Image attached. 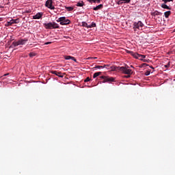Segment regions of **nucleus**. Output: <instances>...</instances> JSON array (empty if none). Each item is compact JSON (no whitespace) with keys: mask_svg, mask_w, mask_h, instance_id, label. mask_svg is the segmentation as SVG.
<instances>
[{"mask_svg":"<svg viewBox=\"0 0 175 175\" xmlns=\"http://www.w3.org/2000/svg\"><path fill=\"white\" fill-rule=\"evenodd\" d=\"M27 42H28V38H21L18 40H14L11 44L10 48L14 49L15 47H17V46H24Z\"/></svg>","mask_w":175,"mask_h":175,"instance_id":"obj_1","label":"nucleus"},{"mask_svg":"<svg viewBox=\"0 0 175 175\" xmlns=\"http://www.w3.org/2000/svg\"><path fill=\"white\" fill-rule=\"evenodd\" d=\"M43 26L45 29H59V25L55 22H49L43 23Z\"/></svg>","mask_w":175,"mask_h":175,"instance_id":"obj_2","label":"nucleus"},{"mask_svg":"<svg viewBox=\"0 0 175 175\" xmlns=\"http://www.w3.org/2000/svg\"><path fill=\"white\" fill-rule=\"evenodd\" d=\"M118 70L124 73V75H132V70L129 68L128 65L125 66H118Z\"/></svg>","mask_w":175,"mask_h":175,"instance_id":"obj_3","label":"nucleus"},{"mask_svg":"<svg viewBox=\"0 0 175 175\" xmlns=\"http://www.w3.org/2000/svg\"><path fill=\"white\" fill-rule=\"evenodd\" d=\"M57 23H60V25H69L70 24V20L66 18L65 16H62L56 20Z\"/></svg>","mask_w":175,"mask_h":175,"instance_id":"obj_4","label":"nucleus"},{"mask_svg":"<svg viewBox=\"0 0 175 175\" xmlns=\"http://www.w3.org/2000/svg\"><path fill=\"white\" fill-rule=\"evenodd\" d=\"M143 27H144V23H143L142 21L134 22L133 24V28L134 31H136V29H140V28H143Z\"/></svg>","mask_w":175,"mask_h":175,"instance_id":"obj_5","label":"nucleus"},{"mask_svg":"<svg viewBox=\"0 0 175 175\" xmlns=\"http://www.w3.org/2000/svg\"><path fill=\"white\" fill-rule=\"evenodd\" d=\"M150 14L152 16V18L157 20V18H159V17L162 16V12H159L158 10H155L154 12H152Z\"/></svg>","mask_w":175,"mask_h":175,"instance_id":"obj_6","label":"nucleus"},{"mask_svg":"<svg viewBox=\"0 0 175 175\" xmlns=\"http://www.w3.org/2000/svg\"><path fill=\"white\" fill-rule=\"evenodd\" d=\"M45 6L48 8V9H51V10L55 9V7L53 5V0H47L45 3Z\"/></svg>","mask_w":175,"mask_h":175,"instance_id":"obj_7","label":"nucleus"},{"mask_svg":"<svg viewBox=\"0 0 175 175\" xmlns=\"http://www.w3.org/2000/svg\"><path fill=\"white\" fill-rule=\"evenodd\" d=\"M134 58H135L136 59H139L140 61H144V59L146 58V55H141L137 53H135Z\"/></svg>","mask_w":175,"mask_h":175,"instance_id":"obj_8","label":"nucleus"},{"mask_svg":"<svg viewBox=\"0 0 175 175\" xmlns=\"http://www.w3.org/2000/svg\"><path fill=\"white\" fill-rule=\"evenodd\" d=\"M20 23V19L16 18V19H12L10 21L7 22V25L8 27H10V25H13V24H18Z\"/></svg>","mask_w":175,"mask_h":175,"instance_id":"obj_9","label":"nucleus"},{"mask_svg":"<svg viewBox=\"0 0 175 175\" xmlns=\"http://www.w3.org/2000/svg\"><path fill=\"white\" fill-rule=\"evenodd\" d=\"M43 17V12H38L36 15H33V20H40Z\"/></svg>","mask_w":175,"mask_h":175,"instance_id":"obj_10","label":"nucleus"},{"mask_svg":"<svg viewBox=\"0 0 175 175\" xmlns=\"http://www.w3.org/2000/svg\"><path fill=\"white\" fill-rule=\"evenodd\" d=\"M51 73L52 75H55V76H57L58 77H60L61 79L64 78V75H62V72H58L57 70H52V71H51Z\"/></svg>","mask_w":175,"mask_h":175,"instance_id":"obj_11","label":"nucleus"},{"mask_svg":"<svg viewBox=\"0 0 175 175\" xmlns=\"http://www.w3.org/2000/svg\"><path fill=\"white\" fill-rule=\"evenodd\" d=\"M105 79L107 80V83H114L116 81V78L113 77L107 76Z\"/></svg>","mask_w":175,"mask_h":175,"instance_id":"obj_12","label":"nucleus"},{"mask_svg":"<svg viewBox=\"0 0 175 175\" xmlns=\"http://www.w3.org/2000/svg\"><path fill=\"white\" fill-rule=\"evenodd\" d=\"M131 3V0H118V1L117 2L118 5H122L124 3Z\"/></svg>","mask_w":175,"mask_h":175,"instance_id":"obj_13","label":"nucleus"},{"mask_svg":"<svg viewBox=\"0 0 175 175\" xmlns=\"http://www.w3.org/2000/svg\"><path fill=\"white\" fill-rule=\"evenodd\" d=\"M100 9H103V4H100L97 6L93 8V10H94L95 12H96L98 10H100Z\"/></svg>","mask_w":175,"mask_h":175,"instance_id":"obj_14","label":"nucleus"},{"mask_svg":"<svg viewBox=\"0 0 175 175\" xmlns=\"http://www.w3.org/2000/svg\"><path fill=\"white\" fill-rule=\"evenodd\" d=\"M161 8H162L163 9H167V10H171L172 8L170 7H169L167 5L165 4V3H162L161 5Z\"/></svg>","mask_w":175,"mask_h":175,"instance_id":"obj_15","label":"nucleus"},{"mask_svg":"<svg viewBox=\"0 0 175 175\" xmlns=\"http://www.w3.org/2000/svg\"><path fill=\"white\" fill-rule=\"evenodd\" d=\"M76 6H77L78 8H83L84 6V1H79L77 4Z\"/></svg>","mask_w":175,"mask_h":175,"instance_id":"obj_16","label":"nucleus"},{"mask_svg":"<svg viewBox=\"0 0 175 175\" xmlns=\"http://www.w3.org/2000/svg\"><path fill=\"white\" fill-rule=\"evenodd\" d=\"M171 14H172V12L170 10L166 11L165 12H164V16L165 18H169V16H170Z\"/></svg>","mask_w":175,"mask_h":175,"instance_id":"obj_17","label":"nucleus"},{"mask_svg":"<svg viewBox=\"0 0 175 175\" xmlns=\"http://www.w3.org/2000/svg\"><path fill=\"white\" fill-rule=\"evenodd\" d=\"M90 3H100V0H87Z\"/></svg>","mask_w":175,"mask_h":175,"instance_id":"obj_18","label":"nucleus"},{"mask_svg":"<svg viewBox=\"0 0 175 175\" xmlns=\"http://www.w3.org/2000/svg\"><path fill=\"white\" fill-rule=\"evenodd\" d=\"M100 75H102V72H95V73L93 75V79H96V77H98V76H100Z\"/></svg>","mask_w":175,"mask_h":175,"instance_id":"obj_19","label":"nucleus"},{"mask_svg":"<svg viewBox=\"0 0 175 175\" xmlns=\"http://www.w3.org/2000/svg\"><path fill=\"white\" fill-rule=\"evenodd\" d=\"M37 54L35 52H31L29 53V57L30 58H33V57H36Z\"/></svg>","mask_w":175,"mask_h":175,"instance_id":"obj_20","label":"nucleus"},{"mask_svg":"<svg viewBox=\"0 0 175 175\" xmlns=\"http://www.w3.org/2000/svg\"><path fill=\"white\" fill-rule=\"evenodd\" d=\"M96 27V23L92 22L90 25H88V28H95Z\"/></svg>","mask_w":175,"mask_h":175,"instance_id":"obj_21","label":"nucleus"},{"mask_svg":"<svg viewBox=\"0 0 175 175\" xmlns=\"http://www.w3.org/2000/svg\"><path fill=\"white\" fill-rule=\"evenodd\" d=\"M111 69V70H118V66H112L109 67V70Z\"/></svg>","mask_w":175,"mask_h":175,"instance_id":"obj_22","label":"nucleus"},{"mask_svg":"<svg viewBox=\"0 0 175 175\" xmlns=\"http://www.w3.org/2000/svg\"><path fill=\"white\" fill-rule=\"evenodd\" d=\"M82 26L85 27V28H88V23H87V22H81Z\"/></svg>","mask_w":175,"mask_h":175,"instance_id":"obj_23","label":"nucleus"},{"mask_svg":"<svg viewBox=\"0 0 175 175\" xmlns=\"http://www.w3.org/2000/svg\"><path fill=\"white\" fill-rule=\"evenodd\" d=\"M65 9L67 10V12H72V10H73L74 8H73V7H67V6H66Z\"/></svg>","mask_w":175,"mask_h":175,"instance_id":"obj_24","label":"nucleus"},{"mask_svg":"<svg viewBox=\"0 0 175 175\" xmlns=\"http://www.w3.org/2000/svg\"><path fill=\"white\" fill-rule=\"evenodd\" d=\"M126 51L127 54H131V55H133V57H135V53L133 51H128V50H126Z\"/></svg>","mask_w":175,"mask_h":175,"instance_id":"obj_25","label":"nucleus"},{"mask_svg":"<svg viewBox=\"0 0 175 175\" xmlns=\"http://www.w3.org/2000/svg\"><path fill=\"white\" fill-rule=\"evenodd\" d=\"M107 66H110V64H106V65L102 66V68H103V69H105H105L110 70V68H107Z\"/></svg>","mask_w":175,"mask_h":175,"instance_id":"obj_26","label":"nucleus"},{"mask_svg":"<svg viewBox=\"0 0 175 175\" xmlns=\"http://www.w3.org/2000/svg\"><path fill=\"white\" fill-rule=\"evenodd\" d=\"M71 58H72V56L70 55L64 56V59L66 60L71 59Z\"/></svg>","mask_w":175,"mask_h":175,"instance_id":"obj_27","label":"nucleus"},{"mask_svg":"<svg viewBox=\"0 0 175 175\" xmlns=\"http://www.w3.org/2000/svg\"><path fill=\"white\" fill-rule=\"evenodd\" d=\"M94 69H103V67H102V66H96Z\"/></svg>","mask_w":175,"mask_h":175,"instance_id":"obj_28","label":"nucleus"},{"mask_svg":"<svg viewBox=\"0 0 175 175\" xmlns=\"http://www.w3.org/2000/svg\"><path fill=\"white\" fill-rule=\"evenodd\" d=\"M88 81H91V79H90V77H87L85 80H84V82L85 83H88Z\"/></svg>","mask_w":175,"mask_h":175,"instance_id":"obj_29","label":"nucleus"},{"mask_svg":"<svg viewBox=\"0 0 175 175\" xmlns=\"http://www.w3.org/2000/svg\"><path fill=\"white\" fill-rule=\"evenodd\" d=\"M165 68H170V62H169L167 64L164 66Z\"/></svg>","mask_w":175,"mask_h":175,"instance_id":"obj_30","label":"nucleus"},{"mask_svg":"<svg viewBox=\"0 0 175 175\" xmlns=\"http://www.w3.org/2000/svg\"><path fill=\"white\" fill-rule=\"evenodd\" d=\"M70 59H72V61H74V62H77V59H76V58L75 57L71 56Z\"/></svg>","mask_w":175,"mask_h":175,"instance_id":"obj_31","label":"nucleus"},{"mask_svg":"<svg viewBox=\"0 0 175 175\" xmlns=\"http://www.w3.org/2000/svg\"><path fill=\"white\" fill-rule=\"evenodd\" d=\"M150 73H151V71H146L145 72V76H150Z\"/></svg>","mask_w":175,"mask_h":175,"instance_id":"obj_32","label":"nucleus"},{"mask_svg":"<svg viewBox=\"0 0 175 175\" xmlns=\"http://www.w3.org/2000/svg\"><path fill=\"white\" fill-rule=\"evenodd\" d=\"M107 83V79H103V81H100V82H99L100 84H103V83Z\"/></svg>","mask_w":175,"mask_h":175,"instance_id":"obj_33","label":"nucleus"},{"mask_svg":"<svg viewBox=\"0 0 175 175\" xmlns=\"http://www.w3.org/2000/svg\"><path fill=\"white\" fill-rule=\"evenodd\" d=\"M107 77V76H101L100 77V79H102L103 80H105Z\"/></svg>","mask_w":175,"mask_h":175,"instance_id":"obj_34","label":"nucleus"},{"mask_svg":"<svg viewBox=\"0 0 175 175\" xmlns=\"http://www.w3.org/2000/svg\"><path fill=\"white\" fill-rule=\"evenodd\" d=\"M143 62H150V59H144V61H143Z\"/></svg>","mask_w":175,"mask_h":175,"instance_id":"obj_35","label":"nucleus"},{"mask_svg":"<svg viewBox=\"0 0 175 175\" xmlns=\"http://www.w3.org/2000/svg\"><path fill=\"white\" fill-rule=\"evenodd\" d=\"M161 2H164L163 3L166 5V3H167V0H161Z\"/></svg>","mask_w":175,"mask_h":175,"instance_id":"obj_36","label":"nucleus"},{"mask_svg":"<svg viewBox=\"0 0 175 175\" xmlns=\"http://www.w3.org/2000/svg\"><path fill=\"white\" fill-rule=\"evenodd\" d=\"M124 77H126V79H129V77H131V75H125Z\"/></svg>","mask_w":175,"mask_h":175,"instance_id":"obj_37","label":"nucleus"},{"mask_svg":"<svg viewBox=\"0 0 175 175\" xmlns=\"http://www.w3.org/2000/svg\"><path fill=\"white\" fill-rule=\"evenodd\" d=\"M44 44L47 45V44H51V42H46L44 43Z\"/></svg>","mask_w":175,"mask_h":175,"instance_id":"obj_38","label":"nucleus"},{"mask_svg":"<svg viewBox=\"0 0 175 175\" xmlns=\"http://www.w3.org/2000/svg\"><path fill=\"white\" fill-rule=\"evenodd\" d=\"M98 59V57H89L88 59Z\"/></svg>","mask_w":175,"mask_h":175,"instance_id":"obj_39","label":"nucleus"},{"mask_svg":"<svg viewBox=\"0 0 175 175\" xmlns=\"http://www.w3.org/2000/svg\"><path fill=\"white\" fill-rule=\"evenodd\" d=\"M149 67L150 68V69H154V68L152 66H149Z\"/></svg>","mask_w":175,"mask_h":175,"instance_id":"obj_40","label":"nucleus"},{"mask_svg":"<svg viewBox=\"0 0 175 175\" xmlns=\"http://www.w3.org/2000/svg\"><path fill=\"white\" fill-rule=\"evenodd\" d=\"M174 0H167V2H173Z\"/></svg>","mask_w":175,"mask_h":175,"instance_id":"obj_41","label":"nucleus"},{"mask_svg":"<svg viewBox=\"0 0 175 175\" xmlns=\"http://www.w3.org/2000/svg\"><path fill=\"white\" fill-rule=\"evenodd\" d=\"M9 73L5 74L3 76L6 77L8 76Z\"/></svg>","mask_w":175,"mask_h":175,"instance_id":"obj_42","label":"nucleus"},{"mask_svg":"<svg viewBox=\"0 0 175 175\" xmlns=\"http://www.w3.org/2000/svg\"><path fill=\"white\" fill-rule=\"evenodd\" d=\"M144 65H146V66H150L148 64H144Z\"/></svg>","mask_w":175,"mask_h":175,"instance_id":"obj_43","label":"nucleus"},{"mask_svg":"<svg viewBox=\"0 0 175 175\" xmlns=\"http://www.w3.org/2000/svg\"><path fill=\"white\" fill-rule=\"evenodd\" d=\"M107 68H110V66H107Z\"/></svg>","mask_w":175,"mask_h":175,"instance_id":"obj_44","label":"nucleus"},{"mask_svg":"<svg viewBox=\"0 0 175 175\" xmlns=\"http://www.w3.org/2000/svg\"><path fill=\"white\" fill-rule=\"evenodd\" d=\"M131 68H133V66H131Z\"/></svg>","mask_w":175,"mask_h":175,"instance_id":"obj_45","label":"nucleus"}]
</instances>
